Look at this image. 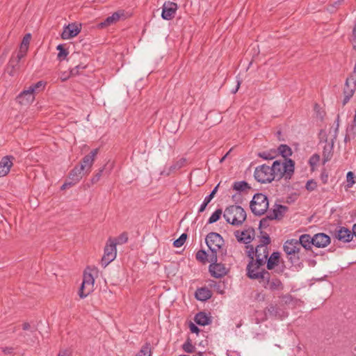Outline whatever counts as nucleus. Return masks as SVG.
Returning <instances> with one entry per match:
<instances>
[{"label": "nucleus", "mask_w": 356, "mask_h": 356, "mask_svg": "<svg viewBox=\"0 0 356 356\" xmlns=\"http://www.w3.org/2000/svg\"><path fill=\"white\" fill-rule=\"evenodd\" d=\"M271 169L274 180L279 181L284 179L288 181L294 174L295 162L292 159H286L283 161L276 160L273 163Z\"/></svg>", "instance_id": "obj_1"}, {"label": "nucleus", "mask_w": 356, "mask_h": 356, "mask_svg": "<svg viewBox=\"0 0 356 356\" xmlns=\"http://www.w3.org/2000/svg\"><path fill=\"white\" fill-rule=\"evenodd\" d=\"M223 217L227 222L238 226L245 220L246 213L241 206L232 205L225 209Z\"/></svg>", "instance_id": "obj_2"}, {"label": "nucleus", "mask_w": 356, "mask_h": 356, "mask_svg": "<svg viewBox=\"0 0 356 356\" xmlns=\"http://www.w3.org/2000/svg\"><path fill=\"white\" fill-rule=\"evenodd\" d=\"M283 250L287 255L288 259L293 265L300 263V254L301 249L296 239L287 240L283 245Z\"/></svg>", "instance_id": "obj_3"}, {"label": "nucleus", "mask_w": 356, "mask_h": 356, "mask_svg": "<svg viewBox=\"0 0 356 356\" xmlns=\"http://www.w3.org/2000/svg\"><path fill=\"white\" fill-rule=\"evenodd\" d=\"M252 212L256 216L263 215L268 208V200L263 193H257L254 195L250 204Z\"/></svg>", "instance_id": "obj_4"}, {"label": "nucleus", "mask_w": 356, "mask_h": 356, "mask_svg": "<svg viewBox=\"0 0 356 356\" xmlns=\"http://www.w3.org/2000/svg\"><path fill=\"white\" fill-rule=\"evenodd\" d=\"M209 262L211 263L209 266V272L212 277L221 278L228 273L229 269L226 268L225 265L221 262H218L217 255L209 254Z\"/></svg>", "instance_id": "obj_5"}, {"label": "nucleus", "mask_w": 356, "mask_h": 356, "mask_svg": "<svg viewBox=\"0 0 356 356\" xmlns=\"http://www.w3.org/2000/svg\"><path fill=\"white\" fill-rule=\"evenodd\" d=\"M205 243L211 251L209 254L217 255L218 251L222 249L225 241L223 238L218 233L210 232L205 238Z\"/></svg>", "instance_id": "obj_6"}, {"label": "nucleus", "mask_w": 356, "mask_h": 356, "mask_svg": "<svg viewBox=\"0 0 356 356\" xmlns=\"http://www.w3.org/2000/svg\"><path fill=\"white\" fill-rule=\"evenodd\" d=\"M254 179L259 183H270L274 180L271 166L263 164L257 166L254 172Z\"/></svg>", "instance_id": "obj_7"}, {"label": "nucleus", "mask_w": 356, "mask_h": 356, "mask_svg": "<svg viewBox=\"0 0 356 356\" xmlns=\"http://www.w3.org/2000/svg\"><path fill=\"white\" fill-rule=\"evenodd\" d=\"M356 72V66L354 68V75L351 74L349 76L345 82L344 88H343V105H346L350 99V98L353 96L355 90H356V78H355Z\"/></svg>", "instance_id": "obj_8"}, {"label": "nucleus", "mask_w": 356, "mask_h": 356, "mask_svg": "<svg viewBox=\"0 0 356 356\" xmlns=\"http://www.w3.org/2000/svg\"><path fill=\"white\" fill-rule=\"evenodd\" d=\"M117 255L116 245L112 242V238H109L104 248V253L101 261L103 267H106L112 261H113Z\"/></svg>", "instance_id": "obj_9"}, {"label": "nucleus", "mask_w": 356, "mask_h": 356, "mask_svg": "<svg viewBox=\"0 0 356 356\" xmlns=\"http://www.w3.org/2000/svg\"><path fill=\"white\" fill-rule=\"evenodd\" d=\"M95 279L90 273L85 272L83 274V282L79 291V295L81 298L87 297L93 291Z\"/></svg>", "instance_id": "obj_10"}, {"label": "nucleus", "mask_w": 356, "mask_h": 356, "mask_svg": "<svg viewBox=\"0 0 356 356\" xmlns=\"http://www.w3.org/2000/svg\"><path fill=\"white\" fill-rule=\"evenodd\" d=\"M259 282L266 289L270 291H282L284 288L282 282L275 277H271L268 272V275H265V278H261Z\"/></svg>", "instance_id": "obj_11"}, {"label": "nucleus", "mask_w": 356, "mask_h": 356, "mask_svg": "<svg viewBox=\"0 0 356 356\" xmlns=\"http://www.w3.org/2000/svg\"><path fill=\"white\" fill-rule=\"evenodd\" d=\"M257 266L253 261H250L246 267L247 276L252 280H259L265 278V275H268V271Z\"/></svg>", "instance_id": "obj_12"}, {"label": "nucleus", "mask_w": 356, "mask_h": 356, "mask_svg": "<svg viewBox=\"0 0 356 356\" xmlns=\"http://www.w3.org/2000/svg\"><path fill=\"white\" fill-rule=\"evenodd\" d=\"M234 235L237 238L238 242L243 243L247 245L252 242V241L254 238L255 232L254 229L252 227H249L242 232L236 231L234 232Z\"/></svg>", "instance_id": "obj_13"}, {"label": "nucleus", "mask_w": 356, "mask_h": 356, "mask_svg": "<svg viewBox=\"0 0 356 356\" xmlns=\"http://www.w3.org/2000/svg\"><path fill=\"white\" fill-rule=\"evenodd\" d=\"M98 151L99 149H95L82 159L81 165L79 166L83 167V170L86 174H88L90 172V169L93 165L95 158L97 156Z\"/></svg>", "instance_id": "obj_14"}, {"label": "nucleus", "mask_w": 356, "mask_h": 356, "mask_svg": "<svg viewBox=\"0 0 356 356\" xmlns=\"http://www.w3.org/2000/svg\"><path fill=\"white\" fill-rule=\"evenodd\" d=\"M178 8L177 4L174 2H165L162 8L161 17L165 20L174 18Z\"/></svg>", "instance_id": "obj_15"}, {"label": "nucleus", "mask_w": 356, "mask_h": 356, "mask_svg": "<svg viewBox=\"0 0 356 356\" xmlns=\"http://www.w3.org/2000/svg\"><path fill=\"white\" fill-rule=\"evenodd\" d=\"M81 26L75 23L69 24L64 26L63 31L61 33V38L68 40L76 36L81 32Z\"/></svg>", "instance_id": "obj_16"}, {"label": "nucleus", "mask_w": 356, "mask_h": 356, "mask_svg": "<svg viewBox=\"0 0 356 356\" xmlns=\"http://www.w3.org/2000/svg\"><path fill=\"white\" fill-rule=\"evenodd\" d=\"M14 160L15 157L10 155L5 156L1 159L0 161V177L8 174L13 165Z\"/></svg>", "instance_id": "obj_17"}, {"label": "nucleus", "mask_w": 356, "mask_h": 356, "mask_svg": "<svg viewBox=\"0 0 356 356\" xmlns=\"http://www.w3.org/2000/svg\"><path fill=\"white\" fill-rule=\"evenodd\" d=\"M334 236L339 241L347 243L353 239V234L348 228L340 227L334 232Z\"/></svg>", "instance_id": "obj_18"}, {"label": "nucleus", "mask_w": 356, "mask_h": 356, "mask_svg": "<svg viewBox=\"0 0 356 356\" xmlns=\"http://www.w3.org/2000/svg\"><path fill=\"white\" fill-rule=\"evenodd\" d=\"M35 99L34 97V89L29 88L27 90H24L20 92V94L17 96V99L21 104H29L31 103Z\"/></svg>", "instance_id": "obj_19"}, {"label": "nucleus", "mask_w": 356, "mask_h": 356, "mask_svg": "<svg viewBox=\"0 0 356 356\" xmlns=\"http://www.w3.org/2000/svg\"><path fill=\"white\" fill-rule=\"evenodd\" d=\"M330 243V236L324 233H318L313 236V245L317 248H325Z\"/></svg>", "instance_id": "obj_20"}, {"label": "nucleus", "mask_w": 356, "mask_h": 356, "mask_svg": "<svg viewBox=\"0 0 356 356\" xmlns=\"http://www.w3.org/2000/svg\"><path fill=\"white\" fill-rule=\"evenodd\" d=\"M123 15L122 11H117L112 14V15L107 17L103 22H100L98 24V27L99 28H105L107 27L115 22H117L121 16Z\"/></svg>", "instance_id": "obj_21"}, {"label": "nucleus", "mask_w": 356, "mask_h": 356, "mask_svg": "<svg viewBox=\"0 0 356 356\" xmlns=\"http://www.w3.org/2000/svg\"><path fill=\"white\" fill-rule=\"evenodd\" d=\"M275 207L269 212V218L271 219H280L288 211V207L281 204H275Z\"/></svg>", "instance_id": "obj_22"}, {"label": "nucleus", "mask_w": 356, "mask_h": 356, "mask_svg": "<svg viewBox=\"0 0 356 356\" xmlns=\"http://www.w3.org/2000/svg\"><path fill=\"white\" fill-rule=\"evenodd\" d=\"M86 172L83 170V167L75 166L69 173L68 179L77 184L83 177Z\"/></svg>", "instance_id": "obj_23"}, {"label": "nucleus", "mask_w": 356, "mask_h": 356, "mask_svg": "<svg viewBox=\"0 0 356 356\" xmlns=\"http://www.w3.org/2000/svg\"><path fill=\"white\" fill-rule=\"evenodd\" d=\"M194 321L197 325L202 326L209 325L212 321L211 316L204 312L197 313L194 318Z\"/></svg>", "instance_id": "obj_24"}, {"label": "nucleus", "mask_w": 356, "mask_h": 356, "mask_svg": "<svg viewBox=\"0 0 356 356\" xmlns=\"http://www.w3.org/2000/svg\"><path fill=\"white\" fill-rule=\"evenodd\" d=\"M280 254L279 252H273L266 259V267L268 270H273L280 263Z\"/></svg>", "instance_id": "obj_25"}, {"label": "nucleus", "mask_w": 356, "mask_h": 356, "mask_svg": "<svg viewBox=\"0 0 356 356\" xmlns=\"http://www.w3.org/2000/svg\"><path fill=\"white\" fill-rule=\"evenodd\" d=\"M246 248L249 249V250L247 251V256L249 257L250 261H253L254 265H257V266L262 267L266 264V259L254 257V248L252 245H246Z\"/></svg>", "instance_id": "obj_26"}, {"label": "nucleus", "mask_w": 356, "mask_h": 356, "mask_svg": "<svg viewBox=\"0 0 356 356\" xmlns=\"http://www.w3.org/2000/svg\"><path fill=\"white\" fill-rule=\"evenodd\" d=\"M211 296V291L206 287L197 289L195 293V298L200 301H206L209 300Z\"/></svg>", "instance_id": "obj_27"}, {"label": "nucleus", "mask_w": 356, "mask_h": 356, "mask_svg": "<svg viewBox=\"0 0 356 356\" xmlns=\"http://www.w3.org/2000/svg\"><path fill=\"white\" fill-rule=\"evenodd\" d=\"M298 243L300 248L302 247L306 250H309L311 248L312 245H313V237L309 234H302L300 236L299 240H298Z\"/></svg>", "instance_id": "obj_28"}, {"label": "nucleus", "mask_w": 356, "mask_h": 356, "mask_svg": "<svg viewBox=\"0 0 356 356\" xmlns=\"http://www.w3.org/2000/svg\"><path fill=\"white\" fill-rule=\"evenodd\" d=\"M254 257L266 260L268 257V246L259 244L254 250Z\"/></svg>", "instance_id": "obj_29"}, {"label": "nucleus", "mask_w": 356, "mask_h": 356, "mask_svg": "<svg viewBox=\"0 0 356 356\" xmlns=\"http://www.w3.org/2000/svg\"><path fill=\"white\" fill-rule=\"evenodd\" d=\"M19 61L17 59H15V56L13 55L7 66V72L9 75H15L16 70L19 68Z\"/></svg>", "instance_id": "obj_30"}, {"label": "nucleus", "mask_w": 356, "mask_h": 356, "mask_svg": "<svg viewBox=\"0 0 356 356\" xmlns=\"http://www.w3.org/2000/svg\"><path fill=\"white\" fill-rule=\"evenodd\" d=\"M186 163V159L184 158L180 159L179 160L175 162L166 172L165 170L161 172V175H169L171 172H175L177 170L181 168Z\"/></svg>", "instance_id": "obj_31"}, {"label": "nucleus", "mask_w": 356, "mask_h": 356, "mask_svg": "<svg viewBox=\"0 0 356 356\" xmlns=\"http://www.w3.org/2000/svg\"><path fill=\"white\" fill-rule=\"evenodd\" d=\"M219 184H218L213 190L211 192V193L206 196L202 204L200 205V208H199V210H198V213H202L203 211H204V210L206 209L207 208V206L208 205V204L211 201V200L214 197V195H216L217 191H218V187Z\"/></svg>", "instance_id": "obj_32"}, {"label": "nucleus", "mask_w": 356, "mask_h": 356, "mask_svg": "<svg viewBox=\"0 0 356 356\" xmlns=\"http://www.w3.org/2000/svg\"><path fill=\"white\" fill-rule=\"evenodd\" d=\"M232 188L239 193L246 192L251 189V186L245 181H235L233 183Z\"/></svg>", "instance_id": "obj_33"}, {"label": "nucleus", "mask_w": 356, "mask_h": 356, "mask_svg": "<svg viewBox=\"0 0 356 356\" xmlns=\"http://www.w3.org/2000/svg\"><path fill=\"white\" fill-rule=\"evenodd\" d=\"M257 156L264 160H272L278 156V152L275 149H270L259 152Z\"/></svg>", "instance_id": "obj_34"}, {"label": "nucleus", "mask_w": 356, "mask_h": 356, "mask_svg": "<svg viewBox=\"0 0 356 356\" xmlns=\"http://www.w3.org/2000/svg\"><path fill=\"white\" fill-rule=\"evenodd\" d=\"M282 310L276 305H270L266 307L265 314L270 317H281Z\"/></svg>", "instance_id": "obj_35"}, {"label": "nucleus", "mask_w": 356, "mask_h": 356, "mask_svg": "<svg viewBox=\"0 0 356 356\" xmlns=\"http://www.w3.org/2000/svg\"><path fill=\"white\" fill-rule=\"evenodd\" d=\"M276 150L278 152V155L280 154L284 160L289 159L288 157L292 154V149L287 145L282 144Z\"/></svg>", "instance_id": "obj_36"}, {"label": "nucleus", "mask_w": 356, "mask_h": 356, "mask_svg": "<svg viewBox=\"0 0 356 356\" xmlns=\"http://www.w3.org/2000/svg\"><path fill=\"white\" fill-rule=\"evenodd\" d=\"M332 150L333 142H332L330 144L325 145L323 151V163H325L331 159L332 156Z\"/></svg>", "instance_id": "obj_37"}, {"label": "nucleus", "mask_w": 356, "mask_h": 356, "mask_svg": "<svg viewBox=\"0 0 356 356\" xmlns=\"http://www.w3.org/2000/svg\"><path fill=\"white\" fill-rule=\"evenodd\" d=\"M152 348L151 344L149 342L145 343L140 348V350L135 355V356H151Z\"/></svg>", "instance_id": "obj_38"}, {"label": "nucleus", "mask_w": 356, "mask_h": 356, "mask_svg": "<svg viewBox=\"0 0 356 356\" xmlns=\"http://www.w3.org/2000/svg\"><path fill=\"white\" fill-rule=\"evenodd\" d=\"M209 254H207L205 250H200L197 252L195 258L202 264H206L207 262H209Z\"/></svg>", "instance_id": "obj_39"}, {"label": "nucleus", "mask_w": 356, "mask_h": 356, "mask_svg": "<svg viewBox=\"0 0 356 356\" xmlns=\"http://www.w3.org/2000/svg\"><path fill=\"white\" fill-rule=\"evenodd\" d=\"M128 241V234L126 232L122 233L119 236L115 238H112V242L118 244H124Z\"/></svg>", "instance_id": "obj_40"}, {"label": "nucleus", "mask_w": 356, "mask_h": 356, "mask_svg": "<svg viewBox=\"0 0 356 356\" xmlns=\"http://www.w3.org/2000/svg\"><path fill=\"white\" fill-rule=\"evenodd\" d=\"M56 49L58 51V58L60 60H65L67 56L68 55V51L64 48L63 44L58 45Z\"/></svg>", "instance_id": "obj_41"}, {"label": "nucleus", "mask_w": 356, "mask_h": 356, "mask_svg": "<svg viewBox=\"0 0 356 356\" xmlns=\"http://www.w3.org/2000/svg\"><path fill=\"white\" fill-rule=\"evenodd\" d=\"M222 213V209H220L216 210V211L213 212L212 213V215L210 216V218H209L208 224H212V223L217 222L220 218Z\"/></svg>", "instance_id": "obj_42"}, {"label": "nucleus", "mask_w": 356, "mask_h": 356, "mask_svg": "<svg viewBox=\"0 0 356 356\" xmlns=\"http://www.w3.org/2000/svg\"><path fill=\"white\" fill-rule=\"evenodd\" d=\"M182 348L184 352L188 353H193L195 351V347L192 344L189 339L183 344Z\"/></svg>", "instance_id": "obj_43"}, {"label": "nucleus", "mask_w": 356, "mask_h": 356, "mask_svg": "<svg viewBox=\"0 0 356 356\" xmlns=\"http://www.w3.org/2000/svg\"><path fill=\"white\" fill-rule=\"evenodd\" d=\"M187 234L186 233H183L177 239H176L173 245L175 248H180L181 247L184 243L186 242V240L187 238Z\"/></svg>", "instance_id": "obj_44"}, {"label": "nucleus", "mask_w": 356, "mask_h": 356, "mask_svg": "<svg viewBox=\"0 0 356 356\" xmlns=\"http://www.w3.org/2000/svg\"><path fill=\"white\" fill-rule=\"evenodd\" d=\"M87 67L86 65L83 63H80L76 65L74 67L72 68L70 72V76H76L80 74V70H84Z\"/></svg>", "instance_id": "obj_45"}, {"label": "nucleus", "mask_w": 356, "mask_h": 356, "mask_svg": "<svg viewBox=\"0 0 356 356\" xmlns=\"http://www.w3.org/2000/svg\"><path fill=\"white\" fill-rule=\"evenodd\" d=\"M346 180H347V186L348 188H351L353 184L355 183V175L353 172L351 171H349L348 172L347 175H346Z\"/></svg>", "instance_id": "obj_46"}, {"label": "nucleus", "mask_w": 356, "mask_h": 356, "mask_svg": "<svg viewBox=\"0 0 356 356\" xmlns=\"http://www.w3.org/2000/svg\"><path fill=\"white\" fill-rule=\"evenodd\" d=\"M260 244L267 246L270 243V238L266 232H261Z\"/></svg>", "instance_id": "obj_47"}, {"label": "nucleus", "mask_w": 356, "mask_h": 356, "mask_svg": "<svg viewBox=\"0 0 356 356\" xmlns=\"http://www.w3.org/2000/svg\"><path fill=\"white\" fill-rule=\"evenodd\" d=\"M319 161H320V156L317 154H314L310 157V159L309 160V163L311 167L314 168L315 165H317V163L319 162Z\"/></svg>", "instance_id": "obj_48"}, {"label": "nucleus", "mask_w": 356, "mask_h": 356, "mask_svg": "<svg viewBox=\"0 0 356 356\" xmlns=\"http://www.w3.org/2000/svg\"><path fill=\"white\" fill-rule=\"evenodd\" d=\"M316 187L317 184L314 179L308 180L305 186L306 189L309 191H314Z\"/></svg>", "instance_id": "obj_49"}, {"label": "nucleus", "mask_w": 356, "mask_h": 356, "mask_svg": "<svg viewBox=\"0 0 356 356\" xmlns=\"http://www.w3.org/2000/svg\"><path fill=\"white\" fill-rule=\"evenodd\" d=\"M271 218H269V215L262 218L259 222V228H266L269 226V222L272 220Z\"/></svg>", "instance_id": "obj_50"}, {"label": "nucleus", "mask_w": 356, "mask_h": 356, "mask_svg": "<svg viewBox=\"0 0 356 356\" xmlns=\"http://www.w3.org/2000/svg\"><path fill=\"white\" fill-rule=\"evenodd\" d=\"M105 169V166L100 168L99 171L95 175V176L92 178L91 181L92 184L97 183L101 178L102 175V172H104Z\"/></svg>", "instance_id": "obj_51"}, {"label": "nucleus", "mask_w": 356, "mask_h": 356, "mask_svg": "<svg viewBox=\"0 0 356 356\" xmlns=\"http://www.w3.org/2000/svg\"><path fill=\"white\" fill-rule=\"evenodd\" d=\"M44 86H45V83L42 81H40L37 82L36 83L29 86V88L34 89V92H35L38 90L43 89L44 88Z\"/></svg>", "instance_id": "obj_52"}, {"label": "nucleus", "mask_w": 356, "mask_h": 356, "mask_svg": "<svg viewBox=\"0 0 356 356\" xmlns=\"http://www.w3.org/2000/svg\"><path fill=\"white\" fill-rule=\"evenodd\" d=\"M213 287L214 289V290L220 293V294H223L224 293V290L222 287V284L220 283H216L215 282L213 285Z\"/></svg>", "instance_id": "obj_53"}, {"label": "nucleus", "mask_w": 356, "mask_h": 356, "mask_svg": "<svg viewBox=\"0 0 356 356\" xmlns=\"http://www.w3.org/2000/svg\"><path fill=\"white\" fill-rule=\"evenodd\" d=\"M76 184L74 183L72 180L67 179L60 187L61 190H65L66 188H70L74 186Z\"/></svg>", "instance_id": "obj_54"}, {"label": "nucleus", "mask_w": 356, "mask_h": 356, "mask_svg": "<svg viewBox=\"0 0 356 356\" xmlns=\"http://www.w3.org/2000/svg\"><path fill=\"white\" fill-rule=\"evenodd\" d=\"M76 184L74 183L72 180L67 179L60 187L61 190H65L66 188H70L74 186Z\"/></svg>", "instance_id": "obj_55"}, {"label": "nucleus", "mask_w": 356, "mask_h": 356, "mask_svg": "<svg viewBox=\"0 0 356 356\" xmlns=\"http://www.w3.org/2000/svg\"><path fill=\"white\" fill-rule=\"evenodd\" d=\"M232 200L236 203H241L242 202V197L240 193L234 194L232 196Z\"/></svg>", "instance_id": "obj_56"}, {"label": "nucleus", "mask_w": 356, "mask_h": 356, "mask_svg": "<svg viewBox=\"0 0 356 356\" xmlns=\"http://www.w3.org/2000/svg\"><path fill=\"white\" fill-rule=\"evenodd\" d=\"M31 34L30 33H27L24 35V37L23 38V40L21 42V44H23L24 45H28L29 44V42H30V40H31Z\"/></svg>", "instance_id": "obj_57"}, {"label": "nucleus", "mask_w": 356, "mask_h": 356, "mask_svg": "<svg viewBox=\"0 0 356 356\" xmlns=\"http://www.w3.org/2000/svg\"><path fill=\"white\" fill-rule=\"evenodd\" d=\"M189 327H190L191 332H193V333L197 334L200 332V329L195 324H193V323H191L190 324Z\"/></svg>", "instance_id": "obj_58"}, {"label": "nucleus", "mask_w": 356, "mask_h": 356, "mask_svg": "<svg viewBox=\"0 0 356 356\" xmlns=\"http://www.w3.org/2000/svg\"><path fill=\"white\" fill-rule=\"evenodd\" d=\"M28 49H29V46L28 45H24L23 44H20V47H19V51L22 52V53H24L25 54H26V52L28 51Z\"/></svg>", "instance_id": "obj_59"}, {"label": "nucleus", "mask_w": 356, "mask_h": 356, "mask_svg": "<svg viewBox=\"0 0 356 356\" xmlns=\"http://www.w3.org/2000/svg\"><path fill=\"white\" fill-rule=\"evenodd\" d=\"M321 179L323 184H326L328 179V175L326 172H323L321 173Z\"/></svg>", "instance_id": "obj_60"}, {"label": "nucleus", "mask_w": 356, "mask_h": 356, "mask_svg": "<svg viewBox=\"0 0 356 356\" xmlns=\"http://www.w3.org/2000/svg\"><path fill=\"white\" fill-rule=\"evenodd\" d=\"M26 56L25 54L18 51L16 56H15V59H17V60L20 61V60Z\"/></svg>", "instance_id": "obj_61"}, {"label": "nucleus", "mask_w": 356, "mask_h": 356, "mask_svg": "<svg viewBox=\"0 0 356 356\" xmlns=\"http://www.w3.org/2000/svg\"><path fill=\"white\" fill-rule=\"evenodd\" d=\"M3 352L5 354H12L13 352V348L7 347V348H3Z\"/></svg>", "instance_id": "obj_62"}, {"label": "nucleus", "mask_w": 356, "mask_h": 356, "mask_svg": "<svg viewBox=\"0 0 356 356\" xmlns=\"http://www.w3.org/2000/svg\"><path fill=\"white\" fill-rule=\"evenodd\" d=\"M22 328L23 330H28L31 328V325L29 323H24L23 325H22Z\"/></svg>", "instance_id": "obj_63"}, {"label": "nucleus", "mask_w": 356, "mask_h": 356, "mask_svg": "<svg viewBox=\"0 0 356 356\" xmlns=\"http://www.w3.org/2000/svg\"><path fill=\"white\" fill-rule=\"evenodd\" d=\"M69 355V353H68V351L67 350H64L61 353H60L58 356H68Z\"/></svg>", "instance_id": "obj_64"}]
</instances>
